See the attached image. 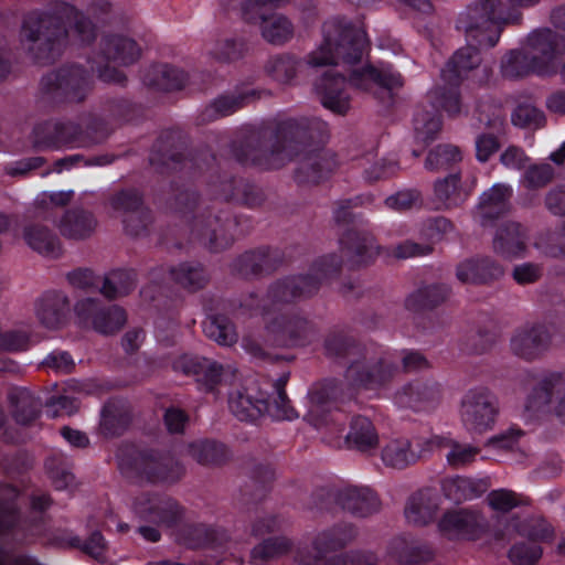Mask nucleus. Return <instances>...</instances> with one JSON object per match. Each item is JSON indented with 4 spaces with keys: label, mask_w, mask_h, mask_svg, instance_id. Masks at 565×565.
Masks as SVG:
<instances>
[{
    "label": "nucleus",
    "mask_w": 565,
    "mask_h": 565,
    "mask_svg": "<svg viewBox=\"0 0 565 565\" xmlns=\"http://www.w3.org/2000/svg\"><path fill=\"white\" fill-rule=\"evenodd\" d=\"M340 388L335 381L319 383L308 393L307 420L318 429L327 427L331 434L339 435L343 431L338 423V417L331 415Z\"/></svg>",
    "instance_id": "obj_13"
},
{
    "label": "nucleus",
    "mask_w": 565,
    "mask_h": 565,
    "mask_svg": "<svg viewBox=\"0 0 565 565\" xmlns=\"http://www.w3.org/2000/svg\"><path fill=\"white\" fill-rule=\"evenodd\" d=\"M440 497L429 489L413 494L405 508L407 521L415 525L430 522L439 510Z\"/></svg>",
    "instance_id": "obj_29"
},
{
    "label": "nucleus",
    "mask_w": 565,
    "mask_h": 565,
    "mask_svg": "<svg viewBox=\"0 0 565 565\" xmlns=\"http://www.w3.org/2000/svg\"><path fill=\"white\" fill-rule=\"evenodd\" d=\"M68 301L63 294L45 296L38 308V317L46 328H57L64 320Z\"/></svg>",
    "instance_id": "obj_39"
},
{
    "label": "nucleus",
    "mask_w": 565,
    "mask_h": 565,
    "mask_svg": "<svg viewBox=\"0 0 565 565\" xmlns=\"http://www.w3.org/2000/svg\"><path fill=\"white\" fill-rule=\"evenodd\" d=\"M216 223V221L212 217L206 220L196 218L194 221L192 232L193 234L201 239L204 244L209 245L211 248L217 250L220 248H224L230 245V239H222L218 242L216 232L212 226Z\"/></svg>",
    "instance_id": "obj_52"
},
{
    "label": "nucleus",
    "mask_w": 565,
    "mask_h": 565,
    "mask_svg": "<svg viewBox=\"0 0 565 565\" xmlns=\"http://www.w3.org/2000/svg\"><path fill=\"white\" fill-rule=\"evenodd\" d=\"M342 76L327 73L317 84L316 90L322 105L333 113L344 114L350 107V95Z\"/></svg>",
    "instance_id": "obj_28"
},
{
    "label": "nucleus",
    "mask_w": 565,
    "mask_h": 565,
    "mask_svg": "<svg viewBox=\"0 0 565 565\" xmlns=\"http://www.w3.org/2000/svg\"><path fill=\"white\" fill-rule=\"evenodd\" d=\"M461 159L462 154L457 146L438 145L428 153L425 166L429 170H443L460 162Z\"/></svg>",
    "instance_id": "obj_44"
},
{
    "label": "nucleus",
    "mask_w": 565,
    "mask_h": 565,
    "mask_svg": "<svg viewBox=\"0 0 565 565\" xmlns=\"http://www.w3.org/2000/svg\"><path fill=\"white\" fill-rule=\"evenodd\" d=\"M448 296V289L444 286H430L418 290L408 301H414L420 307H434L444 301Z\"/></svg>",
    "instance_id": "obj_56"
},
{
    "label": "nucleus",
    "mask_w": 565,
    "mask_h": 565,
    "mask_svg": "<svg viewBox=\"0 0 565 565\" xmlns=\"http://www.w3.org/2000/svg\"><path fill=\"white\" fill-rule=\"evenodd\" d=\"M145 83L159 90H171L181 88L186 77L184 73L168 64L152 66L143 78Z\"/></svg>",
    "instance_id": "obj_37"
},
{
    "label": "nucleus",
    "mask_w": 565,
    "mask_h": 565,
    "mask_svg": "<svg viewBox=\"0 0 565 565\" xmlns=\"http://www.w3.org/2000/svg\"><path fill=\"white\" fill-rule=\"evenodd\" d=\"M111 209L122 216L126 232L131 236L142 234L151 222L148 209L136 192H121L109 201Z\"/></svg>",
    "instance_id": "obj_19"
},
{
    "label": "nucleus",
    "mask_w": 565,
    "mask_h": 565,
    "mask_svg": "<svg viewBox=\"0 0 565 565\" xmlns=\"http://www.w3.org/2000/svg\"><path fill=\"white\" fill-rule=\"evenodd\" d=\"M243 52L244 44L242 42L224 38L214 43L211 55L220 62H233L238 60L243 55Z\"/></svg>",
    "instance_id": "obj_53"
},
{
    "label": "nucleus",
    "mask_w": 565,
    "mask_h": 565,
    "mask_svg": "<svg viewBox=\"0 0 565 565\" xmlns=\"http://www.w3.org/2000/svg\"><path fill=\"white\" fill-rule=\"evenodd\" d=\"M521 536L531 540L530 543H516L509 551V558L515 565H533L542 556V548L537 542H545L553 537V529L545 520H530L515 525Z\"/></svg>",
    "instance_id": "obj_15"
},
{
    "label": "nucleus",
    "mask_w": 565,
    "mask_h": 565,
    "mask_svg": "<svg viewBox=\"0 0 565 565\" xmlns=\"http://www.w3.org/2000/svg\"><path fill=\"white\" fill-rule=\"evenodd\" d=\"M473 182L461 180L459 173L438 179L434 184V203L437 209L449 210L463 204L470 196Z\"/></svg>",
    "instance_id": "obj_22"
},
{
    "label": "nucleus",
    "mask_w": 565,
    "mask_h": 565,
    "mask_svg": "<svg viewBox=\"0 0 565 565\" xmlns=\"http://www.w3.org/2000/svg\"><path fill=\"white\" fill-rule=\"evenodd\" d=\"M339 504L356 516H367L380 508L377 495L364 486H345L338 492Z\"/></svg>",
    "instance_id": "obj_26"
},
{
    "label": "nucleus",
    "mask_w": 565,
    "mask_h": 565,
    "mask_svg": "<svg viewBox=\"0 0 565 565\" xmlns=\"http://www.w3.org/2000/svg\"><path fill=\"white\" fill-rule=\"evenodd\" d=\"M23 235L26 244L35 252L47 257H56L60 255V241L46 227L30 225L25 227Z\"/></svg>",
    "instance_id": "obj_38"
},
{
    "label": "nucleus",
    "mask_w": 565,
    "mask_h": 565,
    "mask_svg": "<svg viewBox=\"0 0 565 565\" xmlns=\"http://www.w3.org/2000/svg\"><path fill=\"white\" fill-rule=\"evenodd\" d=\"M487 522L475 510L459 509L446 512L438 522L440 535L450 541L475 540L486 529Z\"/></svg>",
    "instance_id": "obj_17"
},
{
    "label": "nucleus",
    "mask_w": 565,
    "mask_h": 565,
    "mask_svg": "<svg viewBox=\"0 0 565 565\" xmlns=\"http://www.w3.org/2000/svg\"><path fill=\"white\" fill-rule=\"evenodd\" d=\"M135 286V271L115 270L104 278L100 284V292L107 298H117L128 295Z\"/></svg>",
    "instance_id": "obj_41"
},
{
    "label": "nucleus",
    "mask_w": 565,
    "mask_h": 565,
    "mask_svg": "<svg viewBox=\"0 0 565 565\" xmlns=\"http://www.w3.org/2000/svg\"><path fill=\"white\" fill-rule=\"evenodd\" d=\"M498 412L497 398L484 387L470 388L461 397L459 415L469 431L481 434L491 429Z\"/></svg>",
    "instance_id": "obj_9"
},
{
    "label": "nucleus",
    "mask_w": 565,
    "mask_h": 565,
    "mask_svg": "<svg viewBox=\"0 0 565 565\" xmlns=\"http://www.w3.org/2000/svg\"><path fill=\"white\" fill-rule=\"evenodd\" d=\"M478 452L479 449L471 445H461L454 441L446 459L448 465L459 468L471 463L476 459Z\"/></svg>",
    "instance_id": "obj_55"
},
{
    "label": "nucleus",
    "mask_w": 565,
    "mask_h": 565,
    "mask_svg": "<svg viewBox=\"0 0 565 565\" xmlns=\"http://www.w3.org/2000/svg\"><path fill=\"white\" fill-rule=\"evenodd\" d=\"M564 57L558 50V38L550 29L532 32L526 44L512 50L501 60V74L509 79H518L530 74L553 75Z\"/></svg>",
    "instance_id": "obj_4"
},
{
    "label": "nucleus",
    "mask_w": 565,
    "mask_h": 565,
    "mask_svg": "<svg viewBox=\"0 0 565 565\" xmlns=\"http://www.w3.org/2000/svg\"><path fill=\"white\" fill-rule=\"evenodd\" d=\"M551 332L544 326H532L519 329L511 338L512 352L522 359L533 360L547 349Z\"/></svg>",
    "instance_id": "obj_23"
},
{
    "label": "nucleus",
    "mask_w": 565,
    "mask_h": 565,
    "mask_svg": "<svg viewBox=\"0 0 565 565\" xmlns=\"http://www.w3.org/2000/svg\"><path fill=\"white\" fill-rule=\"evenodd\" d=\"M141 51L137 43L124 35H108L100 43V55L96 63L98 76L108 83L120 84L125 81L122 72L110 67L108 63L129 65L140 57Z\"/></svg>",
    "instance_id": "obj_8"
},
{
    "label": "nucleus",
    "mask_w": 565,
    "mask_h": 565,
    "mask_svg": "<svg viewBox=\"0 0 565 565\" xmlns=\"http://www.w3.org/2000/svg\"><path fill=\"white\" fill-rule=\"evenodd\" d=\"M286 0H246L244 4L245 19L259 23L263 38L273 44H282L291 39L294 28L291 22L279 13H267L271 7Z\"/></svg>",
    "instance_id": "obj_11"
},
{
    "label": "nucleus",
    "mask_w": 565,
    "mask_h": 565,
    "mask_svg": "<svg viewBox=\"0 0 565 565\" xmlns=\"http://www.w3.org/2000/svg\"><path fill=\"white\" fill-rule=\"evenodd\" d=\"M138 473L151 482L175 481L182 473V466L168 456H142L135 461Z\"/></svg>",
    "instance_id": "obj_25"
},
{
    "label": "nucleus",
    "mask_w": 565,
    "mask_h": 565,
    "mask_svg": "<svg viewBox=\"0 0 565 565\" xmlns=\"http://www.w3.org/2000/svg\"><path fill=\"white\" fill-rule=\"evenodd\" d=\"M511 195L510 188L495 184L489 191L482 193L477 206V216L482 223L498 217L508 211V201Z\"/></svg>",
    "instance_id": "obj_34"
},
{
    "label": "nucleus",
    "mask_w": 565,
    "mask_h": 565,
    "mask_svg": "<svg viewBox=\"0 0 565 565\" xmlns=\"http://www.w3.org/2000/svg\"><path fill=\"white\" fill-rule=\"evenodd\" d=\"M190 454L198 462L210 465L221 461L225 451L223 445L216 441L201 440L190 446Z\"/></svg>",
    "instance_id": "obj_48"
},
{
    "label": "nucleus",
    "mask_w": 565,
    "mask_h": 565,
    "mask_svg": "<svg viewBox=\"0 0 565 565\" xmlns=\"http://www.w3.org/2000/svg\"><path fill=\"white\" fill-rule=\"evenodd\" d=\"M75 315L83 326H90L99 333L109 334L122 328L126 312L118 306L102 307L98 301L86 298L75 305Z\"/></svg>",
    "instance_id": "obj_16"
},
{
    "label": "nucleus",
    "mask_w": 565,
    "mask_h": 565,
    "mask_svg": "<svg viewBox=\"0 0 565 565\" xmlns=\"http://www.w3.org/2000/svg\"><path fill=\"white\" fill-rule=\"evenodd\" d=\"M454 440L444 435H431L429 437H423L416 439V447L420 452V458L433 452L436 449L450 448Z\"/></svg>",
    "instance_id": "obj_60"
},
{
    "label": "nucleus",
    "mask_w": 565,
    "mask_h": 565,
    "mask_svg": "<svg viewBox=\"0 0 565 565\" xmlns=\"http://www.w3.org/2000/svg\"><path fill=\"white\" fill-rule=\"evenodd\" d=\"M501 163L512 170H521L526 167L529 158L521 148L511 146L500 156Z\"/></svg>",
    "instance_id": "obj_63"
},
{
    "label": "nucleus",
    "mask_w": 565,
    "mask_h": 565,
    "mask_svg": "<svg viewBox=\"0 0 565 565\" xmlns=\"http://www.w3.org/2000/svg\"><path fill=\"white\" fill-rule=\"evenodd\" d=\"M57 226L64 237L82 241L92 236L96 230L97 221L92 213L76 209L67 211Z\"/></svg>",
    "instance_id": "obj_32"
},
{
    "label": "nucleus",
    "mask_w": 565,
    "mask_h": 565,
    "mask_svg": "<svg viewBox=\"0 0 565 565\" xmlns=\"http://www.w3.org/2000/svg\"><path fill=\"white\" fill-rule=\"evenodd\" d=\"M440 398L439 385L431 382L416 381L403 386L395 394L397 404L414 409H427Z\"/></svg>",
    "instance_id": "obj_27"
},
{
    "label": "nucleus",
    "mask_w": 565,
    "mask_h": 565,
    "mask_svg": "<svg viewBox=\"0 0 565 565\" xmlns=\"http://www.w3.org/2000/svg\"><path fill=\"white\" fill-rule=\"evenodd\" d=\"M68 282L77 288L83 290H90V289H99L100 290V281L93 271L88 269H76L71 271L67 275Z\"/></svg>",
    "instance_id": "obj_58"
},
{
    "label": "nucleus",
    "mask_w": 565,
    "mask_h": 565,
    "mask_svg": "<svg viewBox=\"0 0 565 565\" xmlns=\"http://www.w3.org/2000/svg\"><path fill=\"white\" fill-rule=\"evenodd\" d=\"M301 66L300 60L282 54L271 57L266 64V73L280 84H290Z\"/></svg>",
    "instance_id": "obj_40"
},
{
    "label": "nucleus",
    "mask_w": 565,
    "mask_h": 565,
    "mask_svg": "<svg viewBox=\"0 0 565 565\" xmlns=\"http://www.w3.org/2000/svg\"><path fill=\"white\" fill-rule=\"evenodd\" d=\"M513 125L522 128L537 129L545 125L544 113L532 105H520L512 114Z\"/></svg>",
    "instance_id": "obj_50"
},
{
    "label": "nucleus",
    "mask_w": 565,
    "mask_h": 565,
    "mask_svg": "<svg viewBox=\"0 0 565 565\" xmlns=\"http://www.w3.org/2000/svg\"><path fill=\"white\" fill-rule=\"evenodd\" d=\"M539 0H476L458 15L456 28L471 42L494 46L505 25L516 24L522 10Z\"/></svg>",
    "instance_id": "obj_3"
},
{
    "label": "nucleus",
    "mask_w": 565,
    "mask_h": 565,
    "mask_svg": "<svg viewBox=\"0 0 565 565\" xmlns=\"http://www.w3.org/2000/svg\"><path fill=\"white\" fill-rule=\"evenodd\" d=\"M170 274L177 284L190 290L200 289L206 282L202 267L194 264H180L171 268Z\"/></svg>",
    "instance_id": "obj_43"
},
{
    "label": "nucleus",
    "mask_w": 565,
    "mask_h": 565,
    "mask_svg": "<svg viewBox=\"0 0 565 565\" xmlns=\"http://www.w3.org/2000/svg\"><path fill=\"white\" fill-rule=\"evenodd\" d=\"M266 408L264 413H267L270 417L278 420H292L298 417V413L290 405L286 394L278 393V395H271L270 397L265 394Z\"/></svg>",
    "instance_id": "obj_51"
},
{
    "label": "nucleus",
    "mask_w": 565,
    "mask_h": 565,
    "mask_svg": "<svg viewBox=\"0 0 565 565\" xmlns=\"http://www.w3.org/2000/svg\"><path fill=\"white\" fill-rule=\"evenodd\" d=\"M493 252L508 260L523 258L529 247V234L525 227L516 222L502 223L494 235Z\"/></svg>",
    "instance_id": "obj_20"
},
{
    "label": "nucleus",
    "mask_w": 565,
    "mask_h": 565,
    "mask_svg": "<svg viewBox=\"0 0 565 565\" xmlns=\"http://www.w3.org/2000/svg\"><path fill=\"white\" fill-rule=\"evenodd\" d=\"M503 275L502 266L489 258L468 260L457 268V277L462 282H483Z\"/></svg>",
    "instance_id": "obj_36"
},
{
    "label": "nucleus",
    "mask_w": 565,
    "mask_h": 565,
    "mask_svg": "<svg viewBox=\"0 0 565 565\" xmlns=\"http://www.w3.org/2000/svg\"><path fill=\"white\" fill-rule=\"evenodd\" d=\"M449 89L437 88L430 93L433 105L430 109L417 110L414 118L415 137L422 142L433 140L440 131L441 121L439 116L435 114V107L444 109L449 116H456L461 110L460 98L455 85H450Z\"/></svg>",
    "instance_id": "obj_10"
},
{
    "label": "nucleus",
    "mask_w": 565,
    "mask_h": 565,
    "mask_svg": "<svg viewBox=\"0 0 565 565\" xmlns=\"http://www.w3.org/2000/svg\"><path fill=\"white\" fill-rule=\"evenodd\" d=\"M50 89L62 90L71 100L79 102L89 89L86 73L78 66H68L50 74L44 78Z\"/></svg>",
    "instance_id": "obj_24"
},
{
    "label": "nucleus",
    "mask_w": 565,
    "mask_h": 565,
    "mask_svg": "<svg viewBox=\"0 0 565 565\" xmlns=\"http://www.w3.org/2000/svg\"><path fill=\"white\" fill-rule=\"evenodd\" d=\"M345 440L350 448L369 452L377 447L379 435L367 417L356 416L351 422Z\"/></svg>",
    "instance_id": "obj_35"
},
{
    "label": "nucleus",
    "mask_w": 565,
    "mask_h": 565,
    "mask_svg": "<svg viewBox=\"0 0 565 565\" xmlns=\"http://www.w3.org/2000/svg\"><path fill=\"white\" fill-rule=\"evenodd\" d=\"M284 524V519L274 514H266L257 518L254 521L252 525V534L255 536H263L265 534L281 530Z\"/></svg>",
    "instance_id": "obj_59"
},
{
    "label": "nucleus",
    "mask_w": 565,
    "mask_h": 565,
    "mask_svg": "<svg viewBox=\"0 0 565 565\" xmlns=\"http://www.w3.org/2000/svg\"><path fill=\"white\" fill-rule=\"evenodd\" d=\"M525 420L545 419L554 416L565 425V372H553L545 375L524 404Z\"/></svg>",
    "instance_id": "obj_7"
},
{
    "label": "nucleus",
    "mask_w": 565,
    "mask_h": 565,
    "mask_svg": "<svg viewBox=\"0 0 565 565\" xmlns=\"http://www.w3.org/2000/svg\"><path fill=\"white\" fill-rule=\"evenodd\" d=\"M347 355L350 365L345 379L351 385L377 390L388 384L396 372L395 361L388 352L350 347Z\"/></svg>",
    "instance_id": "obj_6"
},
{
    "label": "nucleus",
    "mask_w": 565,
    "mask_h": 565,
    "mask_svg": "<svg viewBox=\"0 0 565 565\" xmlns=\"http://www.w3.org/2000/svg\"><path fill=\"white\" fill-rule=\"evenodd\" d=\"M377 247L371 236L355 237L352 244L345 249V254L355 265L369 263L377 255Z\"/></svg>",
    "instance_id": "obj_49"
},
{
    "label": "nucleus",
    "mask_w": 565,
    "mask_h": 565,
    "mask_svg": "<svg viewBox=\"0 0 565 565\" xmlns=\"http://www.w3.org/2000/svg\"><path fill=\"white\" fill-rule=\"evenodd\" d=\"M132 511L139 519L159 526H171L181 516V509L174 500L148 493L135 498Z\"/></svg>",
    "instance_id": "obj_18"
},
{
    "label": "nucleus",
    "mask_w": 565,
    "mask_h": 565,
    "mask_svg": "<svg viewBox=\"0 0 565 565\" xmlns=\"http://www.w3.org/2000/svg\"><path fill=\"white\" fill-rule=\"evenodd\" d=\"M419 202L416 191H401L385 200V204L394 210L404 211L415 206Z\"/></svg>",
    "instance_id": "obj_64"
},
{
    "label": "nucleus",
    "mask_w": 565,
    "mask_h": 565,
    "mask_svg": "<svg viewBox=\"0 0 565 565\" xmlns=\"http://www.w3.org/2000/svg\"><path fill=\"white\" fill-rule=\"evenodd\" d=\"M466 40L469 44L456 51L441 71V78L445 84L458 86L463 79L482 82L490 75V68L481 63L480 53L472 45L483 46L469 41L467 38Z\"/></svg>",
    "instance_id": "obj_12"
},
{
    "label": "nucleus",
    "mask_w": 565,
    "mask_h": 565,
    "mask_svg": "<svg viewBox=\"0 0 565 565\" xmlns=\"http://www.w3.org/2000/svg\"><path fill=\"white\" fill-rule=\"evenodd\" d=\"M512 276L520 285L533 284L542 276V267L533 263H523L513 268Z\"/></svg>",
    "instance_id": "obj_61"
},
{
    "label": "nucleus",
    "mask_w": 565,
    "mask_h": 565,
    "mask_svg": "<svg viewBox=\"0 0 565 565\" xmlns=\"http://www.w3.org/2000/svg\"><path fill=\"white\" fill-rule=\"evenodd\" d=\"M488 503L493 510L507 512L521 504V497L507 489L493 490L488 494Z\"/></svg>",
    "instance_id": "obj_54"
},
{
    "label": "nucleus",
    "mask_w": 565,
    "mask_h": 565,
    "mask_svg": "<svg viewBox=\"0 0 565 565\" xmlns=\"http://www.w3.org/2000/svg\"><path fill=\"white\" fill-rule=\"evenodd\" d=\"M479 120L494 129H500L504 122L502 109L497 104H481L479 106Z\"/></svg>",
    "instance_id": "obj_62"
},
{
    "label": "nucleus",
    "mask_w": 565,
    "mask_h": 565,
    "mask_svg": "<svg viewBox=\"0 0 565 565\" xmlns=\"http://www.w3.org/2000/svg\"><path fill=\"white\" fill-rule=\"evenodd\" d=\"M267 329L281 347H301L309 343L315 335L308 322L301 318L278 316L267 324Z\"/></svg>",
    "instance_id": "obj_21"
},
{
    "label": "nucleus",
    "mask_w": 565,
    "mask_h": 565,
    "mask_svg": "<svg viewBox=\"0 0 565 565\" xmlns=\"http://www.w3.org/2000/svg\"><path fill=\"white\" fill-rule=\"evenodd\" d=\"M95 29L74 7L56 3L50 12H32L24 19L21 43L40 64L50 63L60 55L67 42L88 43Z\"/></svg>",
    "instance_id": "obj_2"
},
{
    "label": "nucleus",
    "mask_w": 565,
    "mask_h": 565,
    "mask_svg": "<svg viewBox=\"0 0 565 565\" xmlns=\"http://www.w3.org/2000/svg\"><path fill=\"white\" fill-rule=\"evenodd\" d=\"M174 369L185 374L195 375L206 391L230 385L235 379V369L232 365H223L206 358L188 354L180 356L174 362Z\"/></svg>",
    "instance_id": "obj_14"
},
{
    "label": "nucleus",
    "mask_w": 565,
    "mask_h": 565,
    "mask_svg": "<svg viewBox=\"0 0 565 565\" xmlns=\"http://www.w3.org/2000/svg\"><path fill=\"white\" fill-rule=\"evenodd\" d=\"M443 490L445 495L454 502L471 500L479 495L477 483L462 477L446 479L443 482Z\"/></svg>",
    "instance_id": "obj_45"
},
{
    "label": "nucleus",
    "mask_w": 565,
    "mask_h": 565,
    "mask_svg": "<svg viewBox=\"0 0 565 565\" xmlns=\"http://www.w3.org/2000/svg\"><path fill=\"white\" fill-rule=\"evenodd\" d=\"M255 387H248L245 392H236L230 396V409L239 420H254L264 414L266 398L264 393L255 396Z\"/></svg>",
    "instance_id": "obj_33"
},
{
    "label": "nucleus",
    "mask_w": 565,
    "mask_h": 565,
    "mask_svg": "<svg viewBox=\"0 0 565 565\" xmlns=\"http://www.w3.org/2000/svg\"><path fill=\"white\" fill-rule=\"evenodd\" d=\"M203 331L207 338L220 345L230 347L237 341V333L232 322L222 316H211L203 323Z\"/></svg>",
    "instance_id": "obj_42"
},
{
    "label": "nucleus",
    "mask_w": 565,
    "mask_h": 565,
    "mask_svg": "<svg viewBox=\"0 0 565 565\" xmlns=\"http://www.w3.org/2000/svg\"><path fill=\"white\" fill-rule=\"evenodd\" d=\"M355 530L349 525H338L319 532L310 546L298 552L302 565H375L376 558L370 553H352L327 557L330 552L343 548L355 537Z\"/></svg>",
    "instance_id": "obj_5"
},
{
    "label": "nucleus",
    "mask_w": 565,
    "mask_h": 565,
    "mask_svg": "<svg viewBox=\"0 0 565 565\" xmlns=\"http://www.w3.org/2000/svg\"><path fill=\"white\" fill-rule=\"evenodd\" d=\"M365 47L363 30L333 19L323 24L322 41L307 55L306 64L315 68L342 64L350 73V84L363 90H369L373 84L387 89L401 87L402 76L391 65L381 63L374 67L363 63Z\"/></svg>",
    "instance_id": "obj_1"
},
{
    "label": "nucleus",
    "mask_w": 565,
    "mask_h": 565,
    "mask_svg": "<svg viewBox=\"0 0 565 565\" xmlns=\"http://www.w3.org/2000/svg\"><path fill=\"white\" fill-rule=\"evenodd\" d=\"M290 548L291 542L285 536L268 539L253 548L252 558L260 561L274 559L285 555Z\"/></svg>",
    "instance_id": "obj_46"
},
{
    "label": "nucleus",
    "mask_w": 565,
    "mask_h": 565,
    "mask_svg": "<svg viewBox=\"0 0 565 565\" xmlns=\"http://www.w3.org/2000/svg\"><path fill=\"white\" fill-rule=\"evenodd\" d=\"M553 169L550 164L543 163L529 168L523 177L527 188H541L546 185L553 178Z\"/></svg>",
    "instance_id": "obj_57"
},
{
    "label": "nucleus",
    "mask_w": 565,
    "mask_h": 565,
    "mask_svg": "<svg viewBox=\"0 0 565 565\" xmlns=\"http://www.w3.org/2000/svg\"><path fill=\"white\" fill-rule=\"evenodd\" d=\"M317 278L299 276L275 284L268 291V298L274 305L291 301L309 296L318 289Z\"/></svg>",
    "instance_id": "obj_31"
},
{
    "label": "nucleus",
    "mask_w": 565,
    "mask_h": 565,
    "mask_svg": "<svg viewBox=\"0 0 565 565\" xmlns=\"http://www.w3.org/2000/svg\"><path fill=\"white\" fill-rule=\"evenodd\" d=\"M255 95V90L248 89L239 95L221 96L212 103L210 110L215 117L231 115L252 100Z\"/></svg>",
    "instance_id": "obj_47"
},
{
    "label": "nucleus",
    "mask_w": 565,
    "mask_h": 565,
    "mask_svg": "<svg viewBox=\"0 0 565 565\" xmlns=\"http://www.w3.org/2000/svg\"><path fill=\"white\" fill-rule=\"evenodd\" d=\"M381 459L386 467L404 469L420 459V452H418L416 444L413 445L407 438L397 437L384 444Z\"/></svg>",
    "instance_id": "obj_30"
}]
</instances>
